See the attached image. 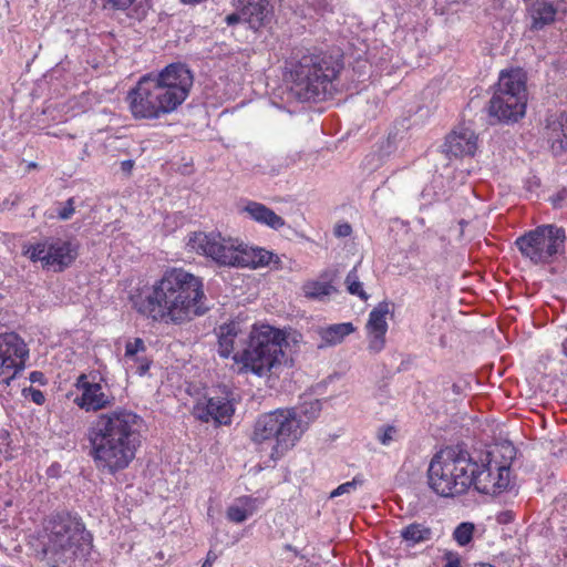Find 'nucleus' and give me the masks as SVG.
I'll use <instances>...</instances> for the list:
<instances>
[{"label": "nucleus", "mask_w": 567, "mask_h": 567, "mask_svg": "<svg viewBox=\"0 0 567 567\" xmlns=\"http://www.w3.org/2000/svg\"><path fill=\"white\" fill-rule=\"evenodd\" d=\"M382 163V158L380 156H378V163L375 165H372L371 166V169H375L378 168V166Z\"/></svg>", "instance_id": "a18cd8bd"}, {"label": "nucleus", "mask_w": 567, "mask_h": 567, "mask_svg": "<svg viewBox=\"0 0 567 567\" xmlns=\"http://www.w3.org/2000/svg\"><path fill=\"white\" fill-rule=\"evenodd\" d=\"M143 419L117 408L101 413L87 429L91 456L100 471L115 474L130 466L141 445Z\"/></svg>", "instance_id": "f03ea898"}, {"label": "nucleus", "mask_w": 567, "mask_h": 567, "mask_svg": "<svg viewBox=\"0 0 567 567\" xmlns=\"http://www.w3.org/2000/svg\"><path fill=\"white\" fill-rule=\"evenodd\" d=\"M344 284L350 295L357 296L363 301L369 299V295L365 292V290L363 289V285L360 281L357 266L349 271V274L346 277Z\"/></svg>", "instance_id": "7c9ffc66"}, {"label": "nucleus", "mask_w": 567, "mask_h": 567, "mask_svg": "<svg viewBox=\"0 0 567 567\" xmlns=\"http://www.w3.org/2000/svg\"><path fill=\"white\" fill-rule=\"evenodd\" d=\"M527 101L513 96H504L499 93L493 94L489 101V115L503 123H515L526 113Z\"/></svg>", "instance_id": "6ab92c4d"}, {"label": "nucleus", "mask_w": 567, "mask_h": 567, "mask_svg": "<svg viewBox=\"0 0 567 567\" xmlns=\"http://www.w3.org/2000/svg\"><path fill=\"white\" fill-rule=\"evenodd\" d=\"M32 400L33 402H35L37 404H42L44 402V395L41 391L39 390H35L33 391L32 393Z\"/></svg>", "instance_id": "ea45409f"}, {"label": "nucleus", "mask_w": 567, "mask_h": 567, "mask_svg": "<svg viewBox=\"0 0 567 567\" xmlns=\"http://www.w3.org/2000/svg\"><path fill=\"white\" fill-rule=\"evenodd\" d=\"M123 362L128 373L144 375L151 367V360L146 355V347L141 338L130 340L125 344Z\"/></svg>", "instance_id": "b1692460"}, {"label": "nucleus", "mask_w": 567, "mask_h": 567, "mask_svg": "<svg viewBox=\"0 0 567 567\" xmlns=\"http://www.w3.org/2000/svg\"><path fill=\"white\" fill-rule=\"evenodd\" d=\"M194 76L183 63H172L157 73L143 75L127 93L136 120H158L175 112L188 97Z\"/></svg>", "instance_id": "7ed1b4c3"}, {"label": "nucleus", "mask_w": 567, "mask_h": 567, "mask_svg": "<svg viewBox=\"0 0 567 567\" xmlns=\"http://www.w3.org/2000/svg\"><path fill=\"white\" fill-rule=\"evenodd\" d=\"M183 3H187V4H195V3H199L202 2L203 0H181Z\"/></svg>", "instance_id": "79ce46f5"}, {"label": "nucleus", "mask_w": 567, "mask_h": 567, "mask_svg": "<svg viewBox=\"0 0 567 567\" xmlns=\"http://www.w3.org/2000/svg\"><path fill=\"white\" fill-rule=\"evenodd\" d=\"M472 567H495V566H493V565H491V564L480 563V564H475V565H474V566H472Z\"/></svg>", "instance_id": "c03bdc74"}, {"label": "nucleus", "mask_w": 567, "mask_h": 567, "mask_svg": "<svg viewBox=\"0 0 567 567\" xmlns=\"http://www.w3.org/2000/svg\"><path fill=\"white\" fill-rule=\"evenodd\" d=\"M374 157H375V155H374V154H371V155L367 156V161H368V162H370V161H371V159H373Z\"/></svg>", "instance_id": "09e8293b"}, {"label": "nucleus", "mask_w": 567, "mask_h": 567, "mask_svg": "<svg viewBox=\"0 0 567 567\" xmlns=\"http://www.w3.org/2000/svg\"><path fill=\"white\" fill-rule=\"evenodd\" d=\"M351 234V227L349 224L339 225L336 229V235L340 237H346Z\"/></svg>", "instance_id": "58836bf2"}, {"label": "nucleus", "mask_w": 567, "mask_h": 567, "mask_svg": "<svg viewBox=\"0 0 567 567\" xmlns=\"http://www.w3.org/2000/svg\"><path fill=\"white\" fill-rule=\"evenodd\" d=\"M215 559H216V556L213 555L212 551H209L205 561H212V564H213Z\"/></svg>", "instance_id": "37998d69"}, {"label": "nucleus", "mask_w": 567, "mask_h": 567, "mask_svg": "<svg viewBox=\"0 0 567 567\" xmlns=\"http://www.w3.org/2000/svg\"><path fill=\"white\" fill-rule=\"evenodd\" d=\"M202 567H212V561H204Z\"/></svg>", "instance_id": "de8ad7c7"}, {"label": "nucleus", "mask_w": 567, "mask_h": 567, "mask_svg": "<svg viewBox=\"0 0 567 567\" xmlns=\"http://www.w3.org/2000/svg\"><path fill=\"white\" fill-rule=\"evenodd\" d=\"M337 63L324 54H307L289 72L290 90L300 101L320 99L337 78Z\"/></svg>", "instance_id": "6e6552de"}, {"label": "nucleus", "mask_w": 567, "mask_h": 567, "mask_svg": "<svg viewBox=\"0 0 567 567\" xmlns=\"http://www.w3.org/2000/svg\"><path fill=\"white\" fill-rule=\"evenodd\" d=\"M271 264L276 265L277 269L280 268V258L276 254L261 247L247 246L240 241L237 268L256 269Z\"/></svg>", "instance_id": "5701e85b"}, {"label": "nucleus", "mask_w": 567, "mask_h": 567, "mask_svg": "<svg viewBox=\"0 0 567 567\" xmlns=\"http://www.w3.org/2000/svg\"><path fill=\"white\" fill-rule=\"evenodd\" d=\"M472 457L467 452L447 447L437 452L427 468L429 487L442 497H456L472 487Z\"/></svg>", "instance_id": "0eeeda50"}, {"label": "nucleus", "mask_w": 567, "mask_h": 567, "mask_svg": "<svg viewBox=\"0 0 567 567\" xmlns=\"http://www.w3.org/2000/svg\"><path fill=\"white\" fill-rule=\"evenodd\" d=\"M92 540L84 525L70 516L50 520L40 536L43 559L53 567L69 565L76 557L89 555Z\"/></svg>", "instance_id": "39448f33"}, {"label": "nucleus", "mask_w": 567, "mask_h": 567, "mask_svg": "<svg viewBox=\"0 0 567 567\" xmlns=\"http://www.w3.org/2000/svg\"><path fill=\"white\" fill-rule=\"evenodd\" d=\"M321 411L318 400L305 402L299 410L278 409L261 414L255 422L252 443L269 458L278 460L291 450L305 433L308 423Z\"/></svg>", "instance_id": "20e7f679"}, {"label": "nucleus", "mask_w": 567, "mask_h": 567, "mask_svg": "<svg viewBox=\"0 0 567 567\" xmlns=\"http://www.w3.org/2000/svg\"><path fill=\"white\" fill-rule=\"evenodd\" d=\"M526 72L520 68L503 70L499 73L495 93L527 101Z\"/></svg>", "instance_id": "4be33fe9"}, {"label": "nucleus", "mask_w": 567, "mask_h": 567, "mask_svg": "<svg viewBox=\"0 0 567 567\" xmlns=\"http://www.w3.org/2000/svg\"><path fill=\"white\" fill-rule=\"evenodd\" d=\"M400 534L409 545H415L429 540L432 536V530L424 524L412 523L402 528Z\"/></svg>", "instance_id": "c756f323"}, {"label": "nucleus", "mask_w": 567, "mask_h": 567, "mask_svg": "<svg viewBox=\"0 0 567 567\" xmlns=\"http://www.w3.org/2000/svg\"><path fill=\"white\" fill-rule=\"evenodd\" d=\"M132 302L140 313L174 326L186 324L210 309L203 278L183 268L166 270L145 297L133 296Z\"/></svg>", "instance_id": "f257e3e1"}, {"label": "nucleus", "mask_w": 567, "mask_h": 567, "mask_svg": "<svg viewBox=\"0 0 567 567\" xmlns=\"http://www.w3.org/2000/svg\"><path fill=\"white\" fill-rule=\"evenodd\" d=\"M543 136L555 154L565 152L567 150V114L561 111L549 113L545 120Z\"/></svg>", "instance_id": "412c9836"}, {"label": "nucleus", "mask_w": 567, "mask_h": 567, "mask_svg": "<svg viewBox=\"0 0 567 567\" xmlns=\"http://www.w3.org/2000/svg\"><path fill=\"white\" fill-rule=\"evenodd\" d=\"M250 330L246 321L235 319L229 322L223 323L217 329L218 338V353L223 358L234 357L236 349L249 341Z\"/></svg>", "instance_id": "dca6fc26"}, {"label": "nucleus", "mask_w": 567, "mask_h": 567, "mask_svg": "<svg viewBox=\"0 0 567 567\" xmlns=\"http://www.w3.org/2000/svg\"><path fill=\"white\" fill-rule=\"evenodd\" d=\"M79 395L74 403L85 412H97L114 405L115 396L106 384L91 381L86 374H81L75 382Z\"/></svg>", "instance_id": "4468645a"}, {"label": "nucleus", "mask_w": 567, "mask_h": 567, "mask_svg": "<svg viewBox=\"0 0 567 567\" xmlns=\"http://www.w3.org/2000/svg\"><path fill=\"white\" fill-rule=\"evenodd\" d=\"M389 313L390 305L386 301L378 303L369 313L365 330L368 349L373 353H379L385 346V334L389 328L386 317Z\"/></svg>", "instance_id": "f3484780"}, {"label": "nucleus", "mask_w": 567, "mask_h": 567, "mask_svg": "<svg viewBox=\"0 0 567 567\" xmlns=\"http://www.w3.org/2000/svg\"><path fill=\"white\" fill-rule=\"evenodd\" d=\"M75 213L74 198H69L62 207L58 208V217L61 220L70 219Z\"/></svg>", "instance_id": "f704fd0d"}, {"label": "nucleus", "mask_w": 567, "mask_h": 567, "mask_svg": "<svg viewBox=\"0 0 567 567\" xmlns=\"http://www.w3.org/2000/svg\"><path fill=\"white\" fill-rule=\"evenodd\" d=\"M101 2L104 9L126 10L135 0H94Z\"/></svg>", "instance_id": "72a5a7b5"}, {"label": "nucleus", "mask_w": 567, "mask_h": 567, "mask_svg": "<svg viewBox=\"0 0 567 567\" xmlns=\"http://www.w3.org/2000/svg\"><path fill=\"white\" fill-rule=\"evenodd\" d=\"M241 8L244 21L254 30L260 29L270 16L269 0H234Z\"/></svg>", "instance_id": "393cba45"}, {"label": "nucleus", "mask_w": 567, "mask_h": 567, "mask_svg": "<svg viewBox=\"0 0 567 567\" xmlns=\"http://www.w3.org/2000/svg\"><path fill=\"white\" fill-rule=\"evenodd\" d=\"M565 229L553 224L540 225L515 240L522 257L534 266L551 265L565 252Z\"/></svg>", "instance_id": "9d476101"}, {"label": "nucleus", "mask_w": 567, "mask_h": 567, "mask_svg": "<svg viewBox=\"0 0 567 567\" xmlns=\"http://www.w3.org/2000/svg\"><path fill=\"white\" fill-rule=\"evenodd\" d=\"M285 342L286 333L282 330L268 324L252 326L247 347L233 357L237 372L259 378L270 375L282 363Z\"/></svg>", "instance_id": "423d86ee"}, {"label": "nucleus", "mask_w": 567, "mask_h": 567, "mask_svg": "<svg viewBox=\"0 0 567 567\" xmlns=\"http://www.w3.org/2000/svg\"><path fill=\"white\" fill-rule=\"evenodd\" d=\"M363 482H364V480L362 476H360V475L354 476L351 481L346 482V483L339 485L337 488H334L330 493V498H334V497H338V496H341L344 494L354 493L359 487H361L363 485Z\"/></svg>", "instance_id": "473e14b6"}, {"label": "nucleus", "mask_w": 567, "mask_h": 567, "mask_svg": "<svg viewBox=\"0 0 567 567\" xmlns=\"http://www.w3.org/2000/svg\"><path fill=\"white\" fill-rule=\"evenodd\" d=\"M32 377H34V379H38V375H35V372H32Z\"/></svg>", "instance_id": "8fccbe9b"}, {"label": "nucleus", "mask_w": 567, "mask_h": 567, "mask_svg": "<svg viewBox=\"0 0 567 567\" xmlns=\"http://www.w3.org/2000/svg\"><path fill=\"white\" fill-rule=\"evenodd\" d=\"M238 213L250 220L266 226L274 230H279L286 225L285 219L277 215L271 208L262 203L244 199L238 204Z\"/></svg>", "instance_id": "aec40b11"}, {"label": "nucleus", "mask_w": 567, "mask_h": 567, "mask_svg": "<svg viewBox=\"0 0 567 567\" xmlns=\"http://www.w3.org/2000/svg\"><path fill=\"white\" fill-rule=\"evenodd\" d=\"M190 251L212 259L219 266L237 267L240 240L223 236L220 233H193L188 236Z\"/></svg>", "instance_id": "9b49d317"}, {"label": "nucleus", "mask_w": 567, "mask_h": 567, "mask_svg": "<svg viewBox=\"0 0 567 567\" xmlns=\"http://www.w3.org/2000/svg\"><path fill=\"white\" fill-rule=\"evenodd\" d=\"M261 504V499L257 497L247 495L240 496L236 498L230 506H228L226 517L233 523H243L252 516Z\"/></svg>", "instance_id": "bb28decb"}, {"label": "nucleus", "mask_w": 567, "mask_h": 567, "mask_svg": "<svg viewBox=\"0 0 567 567\" xmlns=\"http://www.w3.org/2000/svg\"><path fill=\"white\" fill-rule=\"evenodd\" d=\"M32 377H34V379H38V375H35V372H32Z\"/></svg>", "instance_id": "3c124183"}, {"label": "nucleus", "mask_w": 567, "mask_h": 567, "mask_svg": "<svg viewBox=\"0 0 567 567\" xmlns=\"http://www.w3.org/2000/svg\"><path fill=\"white\" fill-rule=\"evenodd\" d=\"M478 147V137L475 132L466 126L460 125L453 130L445 140L444 151L454 157L474 156Z\"/></svg>", "instance_id": "a211bd4d"}, {"label": "nucleus", "mask_w": 567, "mask_h": 567, "mask_svg": "<svg viewBox=\"0 0 567 567\" xmlns=\"http://www.w3.org/2000/svg\"><path fill=\"white\" fill-rule=\"evenodd\" d=\"M133 167V162L132 161H124L122 162V169L125 171V172H130Z\"/></svg>", "instance_id": "a19ab883"}, {"label": "nucleus", "mask_w": 567, "mask_h": 567, "mask_svg": "<svg viewBox=\"0 0 567 567\" xmlns=\"http://www.w3.org/2000/svg\"><path fill=\"white\" fill-rule=\"evenodd\" d=\"M475 525L470 522L461 523L453 532V538L460 546H466L473 538Z\"/></svg>", "instance_id": "2f4dec72"}, {"label": "nucleus", "mask_w": 567, "mask_h": 567, "mask_svg": "<svg viewBox=\"0 0 567 567\" xmlns=\"http://www.w3.org/2000/svg\"><path fill=\"white\" fill-rule=\"evenodd\" d=\"M515 454L514 445L505 442L481 454L478 460L472 457V486L482 494L504 492L511 483V465Z\"/></svg>", "instance_id": "1a4fd4ad"}, {"label": "nucleus", "mask_w": 567, "mask_h": 567, "mask_svg": "<svg viewBox=\"0 0 567 567\" xmlns=\"http://www.w3.org/2000/svg\"><path fill=\"white\" fill-rule=\"evenodd\" d=\"M563 352L567 357V340H565L563 343Z\"/></svg>", "instance_id": "49530a36"}, {"label": "nucleus", "mask_w": 567, "mask_h": 567, "mask_svg": "<svg viewBox=\"0 0 567 567\" xmlns=\"http://www.w3.org/2000/svg\"><path fill=\"white\" fill-rule=\"evenodd\" d=\"M302 291L306 298L322 301L332 293H336L337 288L331 281L315 279L306 281L302 286Z\"/></svg>", "instance_id": "c85d7f7f"}, {"label": "nucleus", "mask_w": 567, "mask_h": 567, "mask_svg": "<svg viewBox=\"0 0 567 567\" xmlns=\"http://www.w3.org/2000/svg\"><path fill=\"white\" fill-rule=\"evenodd\" d=\"M395 434L396 429L394 426L382 427L379 430L378 440L383 445H389L394 440Z\"/></svg>", "instance_id": "c9c22d12"}, {"label": "nucleus", "mask_w": 567, "mask_h": 567, "mask_svg": "<svg viewBox=\"0 0 567 567\" xmlns=\"http://www.w3.org/2000/svg\"><path fill=\"white\" fill-rule=\"evenodd\" d=\"M239 10V12H235V13H231V14H228L226 18H225V21L228 25H234L236 23H238L239 21H244V18H243V14H241V8H237Z\"/></svg>", "instance_id": "4c0bfd02"}, {"label": "nucleus", "mask_w": 567, "mask_h": 567, "mask_svg": "<svg viewBox=\"0 0 567 567\" xmlns=\"http://www.w3.org/2000/svg\"><path fill=\"white\" fill-rule=\"evenodd\" d=\"M444 567H461L460 556L455 553H446Z\"/></svg>", "instance_id": "e433bc0d"}, {"label": "nucleus", "mask_w": 567, "mask_h": 567, "mask_svg": "<svg viewBox=\"0 0 567 567\" xmlns=\"http://www.w3.org/2000/svg\"><path fill=\"white\" fill-rule=\"evenodd\" d=\"M29 359V348L14 332L0 334V384L9 385L22 373Z\"/></svg>", "instance_id": "ddd939ff"}, {"label": "nucleus", "mask_w": 567, "mask_h": 567, "mask_svg": "<svg viewBox=\"0 0 567 567\" xmlns=\"http://www.w3.org/2000/svg\"><path fill=\"white\" fill-rule=\"evenodd\" d=\"M533 30H542L556 21L559 9L550 1L536 0L532 3L529 10Z\"/></svg>", "instance_id": "a878e982"}, {"label": "nucleus", "mask_w": 567, "mask_h": 567, "mask_svg": "<svg viewBox=\"0 0 567 567\" xmlns=\"http://www.w3.org/2000/svg\"><path fill=\"white\" fill-rule=\"evenodd\" d=\"M23 254L32 261H41L43 266L63 270L76 258V247L62 238H48L41 243L25 246Z\"/></svg>", "instance_id": "f8f14e48"}, {"label": "nucleus", "mask_w": 567, "mask_h": 567, "mask_svg": "<svg viewBox=\"0 0 567 567\" xmlns=\"http://www.w3.org/2000/svg\"><path fill=\"white\" fill-rule=\"evenodd\" d=\"M234 404L229 394L223 390L220 394H208L197 399L193 406V415L203 422H215L227 425L231 422Z\"/></svg>", "instance_id": "2eb2a0df"}, {"label": "nucleus", "mask_w": 567, "mask_h": 567, "mask_svg": "<svg viewBox=\"0 0 567 567\" xmlns=\"http://www.w3.org/2000/svg\"><path fill=\"white\" fill-rule=\"evenodd\" d=\"M355 330L357 328L352 322L334 323L322 327L318 330V334L321 340L319 348L338 346Z\"/></svg>", "instance_id": "cd10ccee"}]
</instances>
